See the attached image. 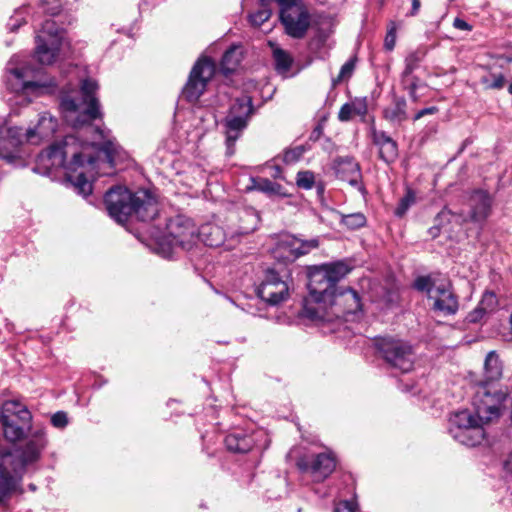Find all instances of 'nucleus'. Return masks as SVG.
<instances>
[{"mask_svg":"<svg viewBox=\"0 0 512 512\" xmlns=\"http://www.w3.org/2000/svg\"><path fill=\"white\" fill-rule=\"evenodd\" d=\"M273 57L278 72L286 73L289 71L292 65V58L286 51L280 48H276L273 51Z\"/></svg>","mask_w":512,"mask_h":512,"instance_id":"obj_32","label":"nucleus"},{"mask_svg":"<svg viewBox=\"0 0 512 512\" xmlns=\"http://www.w3.org/2000/svg\"><path fill=\"white\" fill-rule=\"evenodd\" d=\"M373 141L379 147V156L386 163H392L398 156L397 143L383 131H373Z\"/></svg>","mask_w":512,"mask_h":512,"instance_id":"obj_22","label":"nucleus"},{"mask_svg":"<svg viewBox=\"0 0 512 512\" xmlns=\"http://www.w3.org/2000/svg\"><path fill=\"white\" fill-rule=\"evenodd\" d=\"M497 304V297L493 292L484 293L477 307L467 315V321L469 323L482 321L488 313L496 308Z\"/></svg>","mask_w":512,"mask_h":512,"instance_id":"obj_23","label":"nucleus"},{"mask_svg":"<svg viewBox=\"0 0 512 512\" xmlns=\"http://www.w3.org/2000/svg\"><path fill=\"white\" fill-rule=\"evenodd\" d=\"M319 246L317 239L303 241L292 236H285L278 240L272 250V255L278 262L292 263L300 256L309 253Z\"/></svg>","mask_w":512,"mask_h":512,"instance_id":"obj_14","label":"nucleus"},{"mask_svg":"<svg viewBox=\"0 0 512 512\" xmlns=\"http://www.w3.org/2000/svg\"><path fill=\"white\" fill-rule=\"evenodd\" d=\"M74 185L78 192L84 196L89 195L92 191V184L87 180L83 173H79L75 177Z\"/></svg>","mask_w":512,"mask_h":512,"instance_id":"obj_40","label":"nucleus"},{"mask_svg":"<svg viewBox=\"0 0 512 512\" xmlns=\"http://www.w3.org/2000/svg\"><path fill=\"white\" fill-rule=\"evenodd\" d=\"M61 42L58 38L48 41L44 36H36L35 56L44 65L52 64L59 52Z\"/></svg>","mask_w":512,"mask_h":512,"instance_id":"obj_21","label":"nucleus"},{"mask_svg":"<svg viewBox=\"0 0 512 512\" xmlns=\"http://www.w3.org/2000/svg\"><path fill=\"white\" fill-rule=\"evenodd\" d=\"M351 268L342 261L324 264L310 268L308 273V289L316 302L332 301L335 296V286Z\"/></svg>","mask_w":512,"mask_h":512,"instance_id":"obj_6","label":"nucleus"},{"mask_svg":"<svg viewBox=\"0 0 512 512\" xmlns=\"http://www.w3.org/2000/svg\"><path fill=\"white\" fill-rule=\"evenodd\" d=\"M243 59V50L239 45L231 46L223 55L221 69L224 74L234 72Z\"/></svg>","mask_w":512,"mask_h":512,"instance_id":"obj_26","label":"nucleus"},{"mask_svg":"<svg viewBox=\"0 0 512 512\" xmlns=\"http://www.w3.org/2000/svg\"><path fill=\"white\" fill-rule=\"evenodd\" d=\"M305 148L303 146H297L285 151L283 160L285 163L290 164L298 161L304 154Z\"/></svg>","mask_w":512,"mask_h":512,"instance_id":"obj_42","label":"nucleus"},{"mask_svg":"<svg viewBox=\"0 0 512 512\" xmlns=\"http://www.w3.org/2000/svg\"><path fill=\"white\" fill-rule=\"evenodd\" d=\"M257 293L263 301L271 305H277L287 299L289 286L278 272L274 269H268Z\"/></svg>","mask_w":512,"mask_h":512,"instance_id":"obj_16","label":"nucleus"},{"mask_svg":"<svg viewBox=\"0 0 512 512\" xmlns=\"http://www.w3.org/2000/svg\"><path fill=\"white\" fill-rule=\"evenodd\" d=\"M276 2L280 6V14L292 11L298 6H305L302 0H276Z\"/></svg>","mask_w":512,"mask_h":512,"instance_id":"obj_45","label":"nucleus"},{"mask_svg":"<svg viewBox=\"0 0 512 512\" xmlns=\"http://www.w3.org/2000/svg\"><path fill=\"white\" fill-rule=\"evenodd\" d=\"M338 173L342 180L347 181L353 186L358 184L361 177L359 166L356 162L353 161H347L343 163L339 167Z\"/></svg>","mask_w":512,"mask_h":512,"instance_id":"obj_28","label":"nucleus"},{"mask_svg":"<svg viewBox=\"0 0 512 512\" xmlns=\"http://www.w3.org/2000/svg\"><path fill=\"white\" fill-rule=\"evenodd\" d=\"M198 235L202 237V241L205 245L210 247H217L221 245L224 240L221 228L214 225L203 226Z\"/></svg>","mask_w":512,"mask_h":512,"instance_id":"obj_27","label":"nucleus"},{"mask_svg":"<svg viewBox=\"0 0 512 512\" xmlns=\"http://www.w3.org/2000/svg\"><path fill=\"white\" fill-rule=\"evenodd\" d=\"M255 188L269 195L286 196V194L283 192V187L280 184L273 182L267 178L258 179V181L255 184Z\"/></svg>","mask_w":512,"mask_h":512,"instance_id":"obj_31","label":"nucleus"},{"mask_svg":"<svg viewBox=\"0 0 512 512\" xmlns=\"http://www.w3.org/2000/svg\"><path fill=\"white\" fill-rule=\"evenodd\" d=\"M355 68V61L353 59L347 61L340 70V73L336 79L333 80V84L336 85L341 81L351 77Z\"/></svg>","mask_w":512,"mask_h":512,"instance_id":"obj_43","label":"nucleus"},{"mask_svg":"<svg viewBox=\"0 0 512 512\" xmlns=\"http://www.w3.org/2000/svg\"><path fill=\"white\" fill-rule=\"evenodd\" d=\"M414 287L420 292L427 293L428 298L434 302V310L444 315H452L457 312L458 299L453 293L451 282L448 279L422 276L415 280Z\"/></svg>","mask_w":512,"mask_h":512,"instance_id":"obj_8","label":"nucleus"},{"mask_svg":"<svg viewBox=\"0 0 512 512\" xmlns=\"http://www.w3.org/2000/svg\"><path fill=\"white\" fill-rule=\"evenodd\" d=\"M405 89L408 91V94L412 101L417 102L420 99V96L417 94V89L420 85V81L417 77H408L405 79L402 78Z\"/></svg>","mask_w":512,"mask_h":512,"instance_id":"obj_38","label":"nucleus"},{"mask_svg":"<svg viewBox=\"0 0 512 512\" xmlns=\"http://www.w3.org/2000/svg\"><path fill=\"white\" fill-rule=\"evenodd\" d=\"M24 447L19 457L11 460L12 455H3L0 463V506L6 501L16 488L17 478L21 477L25 466L38 459L41 449L45 445L43 433L37 431Z\"/></svg>","mask_w":512,"mask_h":512,"instance_id":"obj_4","label":"nucleus"},{"mask_svg":"<svg viewBox=\"0 0 512 512\" xmlns=\"http://www.w3.org/2000/svg\"><path fill=\"white\" fill-rule=\"evenodd\" d=\"M244 439H239L234 435L227 436L225 439L226 446L229 450L234 452L244 453L248 451V448L243 445Z\"/></svg>","mask_w":512,"mask_h":512,"instance_id":"obj_41","label":"nucleus"},{"mask_svg":"<svg viewBox=\"0 0 512 512\" xmlns=\"http://www.w3.org/2000/svg\"><path fill=\"white\" fill-rule=\"evenodd\" d=\"M239 233L247 235L254 232L259 224L260 217L254 210H248L240 219Z\"/></svg>","mask_w":512,"mask_h":512,"instance_id":"obj_30","label":"nucleus"},{"mask_svg":"<svg viewBox=\"0 0 512 512\" xmlns=\"http://www.w3.org/2000/svg\"><path fill=\"white\" fill-rule=\"evenodd\" d=\"M508 393L499 383L480 382L473 398V411L462 410L451 416L450 435L463 445L480 444L485 437L484 426L500 417Z\"/></svg>","mask_w":512,"mask_h":512,"instance_id":"obj_1","label":"nucleus"},{"mask_svg":"<svg viewBox=\"0 0 512 512\" xmlns=\"http://www.w3.org/2000/svg\"><path fill=\"white\" fill-rule=\"evenodd\" d=\"M420 7H421L420 0H412V8H411L409 15L415 16L419 12Z\"/></svg>","mask_w":512,"mask_h":512,"instance_id":"obj_52","label":"nucleus"},{"mask_svg":"<svg viewBox=\"0 0 512 512\" xmlns=\"http://www.w3.org/2000/svg\"><path fill=\"white\" fill-rule=\"evenodd\" d=\"M59 11H60V4L58 2H56L52 8L46 9V12L50 13L51 15H55Z\"/></svg>","mask_w":512,"mask_h":512,"instance_id":"obj_54","label":"nucleus"},{"mask_svg":"<svg viewBox=\"0 0 512 512\" xmlns=\"http://www.w3.org/2000/svg\"><path fill=\"white\" fill-rule=\"evenodd\" d=\"M354 511H355L354 505H353V503H351L349 501L339 502L336 505L335 510H334V512H354Z\"/></svg>","mask_w":512,"mask_h":512,"instance_id":"obj_49","label":"nucleus"},{"mask_svg":"<svg viewBox=\"0 0 512 512\" xmlns=\"http://www.w3.org/2000/svg\"><path fill=\"white\" fill-rule=\"evenodd\" d=\"M406 100L403 97H395L393 102L384 108V118L392 124H401L407 119Z\"/></svg>","mask_w":512,"mask_h":512,"instance_id":"obj_25","label":"nucleus"},{"mask_svg":"<svg viewBox=\"0 0 512 512\" xmlns=\"http://www.w3.org/2000/svg\"><path fill=\"white\" fill-rule=\"evenodd\" d=\"M415 195L412 191L408 190L406 195L401 198L398 207L395 210V214L399 217L403 216L408 208L414 203Z\"/></svg>","mask_w":512,"mask_h":512,"instance_id":"obj_39","label":"nucleus"},{"mask_svg":"<svg viewBox=\"0 0 512 512\" xmlns=\"http://www.w3.org/2000/svg\"><path fill=\"white\" fill-rule=\"evenodd\" d=\"M199 237L195 224L188 218L177 216L166 224V232L155 236L156 252L168 258L173 248L190 249Z\"/></svg>","mask_w":512,"mask_h":512,"instance_id":"obj_7","label":"nucleus"},{"mask_svg":"<svg viewBox=\"0 0 512 512\" xmlns=\"http://www.w3.org/2000/svg\"><path fill=\"white\" fill-rule=\"evenodd\" d=\"M436 112H438V108L435 106L422 109L415 114L414 121L419 120L420 118L424 117L425 115L435 114Z\"/></svg>","mask_w":512,"mask_h":512,"instance_id":"obj_50","label":"nucleus"},{"mask_svg":"<svg viewBox=\"0 0 512 512\" xmlns=\"http://www.w3.org/2000/svg\"><path fill=\"white\" fill-rule=\"evenodd\" d=\"M339 301L343 302H351L349 305V311L355 312L357 309L360 308V298L356 291L352 289H347L343 293L339 295Z\"/></svg>","mask_w":512,"mask_h":512,"instance_id":"obj_36","label":"nucleus"},{"mask_svg":"<svg viewBox=\"0 0 512 512\" xmlns=\"http://www.w3.org/2000/svg\"><path fill=\"white\" fill-rule=\"evenodd\" d=\"M94 131L102 142H82L77 136L68 135L61 145H52L42 153V160L47 159L50 162L47 167L64 166L68 158L73 166H83L86 162L92 165L96 159L90 154V150L97 149L105 154V161L112 167L119 147L103 130L96 128Z\"/></svg>","mask_w":512,"mask_h":512,"instance_id":"obj_2","label":"nucleus"},{"mask_svg":"<svg viewBox=\"0 0 512 512\" xmlns=\"http://www.w3.org/2000/svg\"><path fill=\"white\" fill-rule=\"evenodd\" d=\"M508 92H509L510 94H512V82H511V83H510V85L508 86Z\"/></svg>","mask_w":512,"mask_h":512,"instance_id":"obj_57","label":"nucleus"},{"mask_svg":"<svg viewBox=\"0 0 512 512\" xmlns=\"http://www.w3.org/2000/svg\"><path fill=\"white\" fill-rule=\"evenodd\" d=\"M315 183V176L311 171H300L297 173L296 184L302 189H311Z\"/></svg>","mask_w":512,"mask_h":512,"instance_id":"obj_37","label":"nucleus"},{"mask_svg":"<svg viewBox=\"0 0 512 512\" xmlns=\"http://www.w3.org/2000/svg\"><path fill=\"white\" fill-rule=\"evenodd\" d=\"M366 113V108L363 107V108H356V111L354 112V114H365Z\"/></svg>","mask_w":512,"mask_h":512,"instance_id":"obj_56","label":"nucleus"},{"mask_svg":"<svg viewBox=\"0 0 512 512\" xmlns=\"http://www.w3.org/2000/svg\"><path fill=\"white\" fill-rule=\"evenodd\" d=\"M376 345L384 360L391 367L402 373L409 372L413 368L414 351L409 343L387 337L379 339Z\"/></svg>","mask_w":512,"mask_h":512,"instance_id":"obj_11","label":"nucleus"},{"mask_svg":"<svg viewBox=\"0 0 512 512\" xmlns=\"http://www.w3.org/2000/svg\"><path fill=\"white\" fill-rule=\"evenodd\" d=\"M502 371L503 367L498 355L494 351L489 352L484 362V375L481 382L498 383L502 377Z\"/></svg>","mask_w":512,"mask_h":512,"instance_id":"obj_24","label":"nucleus"},{"mask_svg":"<svg viewBox=\"0 0 512 512\" xmlns=\"http://www.w3.org/2000/svg\"><path fill=\"white\" fill-rule=\"evenodd\" d=\"M286 33L293 38L305 36L310 26V14L306 6H298L292 11L280 14Z\"/></svg>","mask_w":512,"mask_h":512,"instance_id":"obj_17","label":"nucleus"},{"mask_svg":"<svg viewBox=\"0 0 512 512\" xmlns=\"http://www.w3.org/2000/svg\"><path fill=\"white\" fill-rule=\"evenodd\" d=\"M505 467L508 471L512 473V453L509 455L508 459L505 462Z\"/></svg>","mask_w":512,"mask_h":512,"instance_id":"obj_55","label":"nucleus"},{"mask_svg":"<svg viewBox=\"0 0 512 512\" xmlns=\"http://www.w3.org/2000/svg\"><path fill=\"white\" fill-rule=\"evenodd\" d=\"M56 128L57 120L49 113H43L40 115L37 124L26 130V140L38 144L42 140L49 139L55 133Z\"/></svg>","mask_w":512,"mask_h":512,"instance_id":"obj_20","label":"nucleus"},{"mask_svg":"<svg viewBox=\"0 0 512 512\" xmlns=\"http://www.w3.org/2000/svg\"><path fill=\"white\" fill-rule=\"evenodd\" d=\"M296 465L301 472L310 474L314 481L322 482L335 470L336 460L331 453H320L311 457H300Z\"/></svg>","mask_w":512,"mask_h":512,"instance_id":"obj_15","label":"nucleus"},{"mask_svg":"<svg viewBox=\"0 0 512 512\" xmlns=\"http://www.w3.org/2000/svg\"><path fill=\"white\" fill-rule=\"evenodd\" d=\"M470 211L467 215L463 213H453L448 209H443L435 218V225L429 229L430 235L435 238L439 235L441 227L445 222L454 220L458 224H463L467 221L482 222L490 213L491 198L488 193L484 191H475L469 199Z\"/></svg>","mask_w":512,"mask_h":512,"instance_id":"obj_10","label":"nucleus"},{"mask_svg":"<svg viewBox=\"0 0 512 512\" xmlns=\"http://www.w3.org/2000/svg\"><path fill=\"white\" fill-rule=\"evenodd\" d=\"M22 129L18 127H0V158L12 161L16 158L18 148L23 143Z\"/></svg>","mask_w":512,"mask_h":512,"instance_id":"obj_18","label":"nucleus"},{"mask_svg":"<svg viewBox=\"0 0 512 512\" xmlns=\"http://www.w3.org/2000/svg\"><path fill=\"white\" fill-rule=\"evenodd\" d=\"M105 205L109 215L118 223L130 217L147 222L158 215V203L148 190L132 192L125 187L111 188L105 195Z\"/></svg>","mask_w":512,"mask_h":512,"instance_id":"obj_3","label":"nucleus"},{"mask_svg":"<svg viewBox=\"0 0 512 512\" xmlns=\"http://www.w3.org/2000/svg\"><path fill=\"white\" fill-rule=\"evenodd\" d=\"M215 72L214 63L207 57L200 58L193 66L192 71L183 94L190 101L194 102L205 91L208 81L213 77Z\"/></svg>","mask_w":512,"mask_h":512,"instance_id":"obj_13","label":"nucleus"},{"mask_svg":"<svg viewBox=\"0 0 512 512\" xmlns=\"http://www.w3.org/2000/svg\"><path fill=\"white\" fill-rule=\"evenodd\" d=\"M355 111L356 107L354 105L346 103L340 108L338 118L342 122L349 121L352 118Z\"/></svg>","mask_w":512,"mask_h":512,"instance_id":"obj_46","label":"nucleus"},{"mask_svg":"<svg viewBox=\"0 0 512 512\" xmlns=\"http://www.w3.org/2000/svg\"><path fill=\"white\" fill-rule=\"evenodd\" d=\"M421 59L422 55L419 52H412L405 58V68L402 73L404 80L411 76L413 71L418 67Z\"/></svg>","mask_w":512,"mask_h":512,"instance_id":"obj_34","label":"nucleus"},{"mask_svg":"<svg viewBox=\"0 0 512 512\" xmlns=\"http://www.w3.org/2000/svg\"><path fill=\"white\" fill-rule=\"evenodd\" d=\"M323 131V126L321 124L317 125L311 135V139L317 140L321 136Z\"/></svg>","mask_w":512,"mask_h":512,"instance_id":"obj_53","label":"nucleus"},{"mask_svg":"<svg viewBox=\"0 0 512 512\" xmlns=\"http://www.w3.org/2000/svg\"><path fill=\"white\" fill-rule=\"evenodd\" d=\"M480 82L486 90H500L505 86L506 77L502 72L490 70L480 78Z\"/></svg>","mask_w":512,"mask_h":512,"instance_id":"obj_29","label":"nucleus"},{"mask_svg":"<svg viewBox=\"0 0 512 512\" xmlns=\"http://www.w3.org/2000/svg\"><path fill=\"white\" fill-rule=\"evenodd\" d=\"M31 420V412L20 401H5L0 408L4 437L10 442L20 441L30 432Z\"/></svg>","mask_w":512,"mask_h":512,"instance_id":"obj_9","label":"nucleus"},{"mask_svg":"<svg viewBox=\"0 0 512 512\" xmlns=\"http://www.w3.org/2000/svg\"><path fill=\"white\" fill-rule=\"evenodd\" d=\"M396 42V31L395 28H391L385 37L384 46L388 51L393 50Z\"/></svg>","mask_w":512,"mask_h":512,"instance_id":"obj_48","label":"nucleus"},{"mask_svg":"<svg viewBox=\"0 0 512 512\" xmlns=\"http://www.w3.org/2000/svg\"><path fill=\"white\" fill-rule=\"evenodd\" d=\"M52 424L57 428H63L68 424V418L65 412H57L51 418Z\"/></svg>","mask_w":512,"mask_h":512,"instance_id":"obj_47","label":"nucleus"},{"mask_svg":"<svg viewBox=\"0 0 512 512\" xmlns=\"http://www.w3.org/2000/svg\"><path fill=\"white\" fill-rule=\"evenodd\" d=\"M251 113L252 103L248 97L237 99L236 102L231 106L229 114L224 120L226 142L229 154H233L231 147L246 128L248 118Z\"/></svg>","mask_w":512,"mask_h":512,"instance_id":"obj_12","label":"nucleus"},{"mask_svg":"<svg viewBox=\"0 0 512 512\" xmlns=\"http://www.w3.org/2000/svg\"><path fill=\"white\" fill-rule=\"evenodd\" d=\"M453 26L460 30H471V26L461 18H455Z\"/></svg>","mask_w":512,"mask_h":512,"instance_id":"obj_51","label":"nucleus"},{"mask_svg":"<svg viewBox=\"0 0 512 512\" xmlns=\"http://www.w3.org/2000/svg\"><path fill=\"white\" fill-rule=\"evenodd\" d=\"M341 224L346 226L349 229H358L363 227L366 224V217L364 214L357 212L341 215Z\"/></svg>","mask_w":512,"mask_h":512,"instance_id":"obj_33","label":"nucleus"},{"mask_svg":"<svg viewBox=\"0 0 512 512\" xmlns=\"http://www.w3.org/2000/svg\"><path fill=\"white\" fill-rule=\"evenodd\" d=\"M37 36H44L48 41L52 38H58L62 43L63 37L60 35L56 23L53 20H46L42 25V30Z\"/></svg>","mask_w":512,"mask_h":512,"instance_id":"obj_35","label":"nucleus"},{"mask_svg":"<svg viewBox=\"0 0 512 512\" xmlns=\"http://www.w3.org/2000/svg\"><path fill=\"white\" fill-rule=\"evenodd\" d=\"M97 89L98 85L95 81L86 79L81 85V101H77L70 96L63 97L61 101L62 111L66 121L74 128H79L102 117L99 101L94 95Z\"/></svg>","mask_w":512,"mask_h":512,"instance_id":"obj_5","label":"nucleus"},{"mask_svg":"<svg viewBox=\"0 0 512 512\" xmlns=\"http://www.w3.org/2000/svg\"><path fill=\"white\" fill-rule=\"evenodd\" d=\"M271 17V11L269 9H261L254 14L250 15V22L255 27H260Z\"/></svg>","mask_w":512,"mask_h":512,"instance_id":"obj_44","label":"nucleus"},{"mask_svg":"<svg viewBox=\"0 0 512 512\" xmlns=\"http://www.w3.org/2000/svg\"><path fill=\"white\" fill-rule=\"evenodd\" d=\"M7 76V86L14 92L32 90L40 91L48 90L50 87H55L56 83L49 84L28 81L26 78V69L24 68H9Z\"/></svg>","mask_w":512,"mask_h":512,"instance_id":"obj_19","label":"nucleus"}]
</instances>
